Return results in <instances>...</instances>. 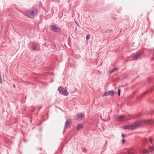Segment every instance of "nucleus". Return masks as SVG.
<instances>
[{"label":"nucleus","instance_id":"obj_14","mask_svg":"<svg viewBox=\"0 0 154 154\" xmlns=\"http://www.w3.org/2000/svg\"><path fill=\"white\" fill-rule=\"evenodd\" d=\"M122 137H123V138L122 140V143H124L125 141V140L124 138L125 135L123 133H122Z\"/></svg>","mask_w":154,"mask_h":154},{"label":"nucleus","instance_id":"obj_8","mask_svg":"<svg viewBox=\"0 0 154 154\" xmlns=\"http://www.w3.org/2000/svg\"><path fill=\"white\" fill-rule=\"evenodd\" d=\"M116 117L117 120L119 121H121L125 119V117L124 115H121L120 116H116Z\"/></svg>","mask_w":154,"mask_h":154},{"label":"nucleus","instance_id":"obj_13","mask_svg":"<svg viewBox=\"0 0 154 154\" xmlns=\"http://www.w3.org/2000/svg\"><path fill=\"white\" fill-rule=\"evenodd\" d=\"M83 127V125L82 124L79 125L77 127V129L78 130L79 129L82 128Z\"/></svg>","mask_w":154,"mask_h":154},{"label":"nucleus","instance_id":"obj_6","mask_svg":"<svg viewBox=\"0 0 154 154\" xmlns=\"http://www.w3.org/2000/svg\"><path fill=\"white\" fill-rule=\"evenodd\" d=\"M154 149V147L153 146H151L149 147L148 149H145L143 150V152L144 153H146L147 152H152V151Z\"/></svg>","mask_w":154,"mask_h":154},{"label":"nucleus","instance_id":"obj_2","mask_svg":"<svg viewBox=\"0 0 154 154\" xmlns=\"http://www.w3.org/2000/svg\"><path fill=\"white\" fill-rule=\"evenodd\" d=\"M24 14L30 18H32L37 14V11L36 10H34L32 11H29L26 12Z\"/></svg>","mask_w":154,"mask_h":154},{"label":"nucleus","instance_id":"obj_21","mask_svg":"<svg viewBox=\"0 0 154 154\" xmlns=\"http://www.w3.org/2000/svg\"><path fill=\"white\" fill-rule=\"evenodd\" d=\"M109 31H112V30H109Z\"/></svg>","mask_w":154,"mask_h":154},{"label":"nucleus","instance_id":"obj_17","mask_svg":"<svg viewBox=\"0 0 154 154\" xmlns=\"http://www.w3.org/2000/svg\"><path fill=\"white\" fill-rule=\"evenodd\" d=\"M120 89H119L118 90V94L119 96L120 95Z\"/></svg>","mask_w":154,"mask_h":154},{"label":"nucleus","instance_id":"obj_20","mask_svg":"<svg viewBox=\"0 0 154 154\" xmlns=\"http://www.w3.org/2000/svg\"><path fill=\"white\" fill-rule=\"evenodd\" d=\"M122 29H121L120 30V32H121L122 31Z\"/></svg>","mask_w":154,"mask_h":154},{"label":"nucleus","instance_id":"obj_18","mask_svg":"<svg viewBox=\"0 0 154 154\" xmlns=\"http://www.w3.org/2000/svg\"><path fill=\"white\" fill-rule=\"evenodd\" d=\"M127 154H134V153H133L132 152H129Z\"/></svg>","mask_w":154,"mask_h":154},{"label":"nucleus","instance_id":"obj_10","mask_svg":"<svg viewBox=\"0 0 154 154\" xmlns=\"http://www.w3.org/2000/svg\"><path fill=\"white\" fill-rule=\"evenodd\" d=\"M83 115L82 113H80L78 114L76 118V119L78 120H80L82 119Z\"/></svg>","mask_w":154,"mask_h":154},{"label":"nucleus","instance_id":"obj_12","mask_svg":"<svg viewBox=\"0 0 154 154\" xmlns=\"http://www.w3.org/2000/svg\"><path fill=\"white\" fill-rule=\"evenodd\" d=\"M31 48L33 50H35L36 49V47L35 44L31 42Z\"/></svg>","mask_w":154,"mask_h":154},{"label":"nucleus","instance_id":"obj_15","mask_svg":"<svg viewBox=\"0 0 154 154\" xmlns=\"http://www.w3.org/2000/svg\"><path fill=\"white\" fill-rule=\"evenodd\" d=\"M90 34H88L86 36V40H88L90 39Z\"/></svg>","mask_w":154,"mask_h":154},{"label":"nucleus","instance_id":"obj_11","mask_svg":"<svg viewBox=\"0 0 154 154\" xmlns=\"http://www.w3.org/2000/svg\"><path fill=\"white\" fill-rule=\"evenodd\" d=\"M118 69L116 67H115L112 69H111L110 71H109V72L110 74H111L114 72L116 71Z\"/></svg>","mask_w":154,"mask_h":154},{"label":"nucleus","instance_id":"obj_1","mask_svg":"<svg viewBox=\"0 0 154 154\" xmlns=\"http://www.w3.org/2000/svg\"><path fill=\"white\" fill-rule=\"evenodd\" d=\"M140 125V123L137 122L133 125H124L123 126V128L125 129H134L138 128Z\"/></svg>","mask_w":154,"mask_h":154},{"label":"nucleus","instance_id":"obj_22","mask_svg":"<svg viewBox=\"0 0 154 154\" xmlns=\"http://www.w3.org/2000/svg\"><path fill=\"white\" fill-rule=\"evenodd\" d=\"M75 23L77 24V23L76 21H75Z\"/></svg>","mask_w":154,"mask_h":154},{"label":"nucleus","instance_id":"obj_7","mask_svg":"<svg viewBox=\"0 0 154 154\" xmlns=\"http://www.w3.org/2000/svg\"><path fill=\"white\" fill-rule=\"evenodd\" d=\"M71 124V119H69L65 123V128H67Z\"/></svg>","mask_w":154,"mask_h":154},{"label":"nucleus","instance_id":"obj_9","mask_svg":"<svg viewBox=\"0 0 154 154\" xmlns=\"http://www.w3.org/2000/svg\"><path fill=\"white\" fill-rule=\"evenodd\" d=\"M141 54L139 52H137L133 56V58L134 59H137L141 55Z\"/></svg>","mask_w":154,"mask_h":154},{"label":"nucleus","instance_id":"obj_5","mask_svg":"<svg viewBox=\"0 0 154 154\" xmlns=\"http://www.w3.org/2000/svg\"><path fill=\"white\" fill-rule=\"evenodd\" d=\"M114 94V92L113 91H109L108 92H105L104 95L103 96H107L109 95H111L113 96Z\"/></svg>","mask_w":154,"mask_h":154},{"label":"nucleus","instance_id":"obj_19","mask_svg":"<svg viewBox=\"0 0 154 154\" xmlns=\"http://www.w3.org/2000/svg\"><path fill=\"white\" fill-rule=\"evenodd\" d=\"M150 142H151V143L152 142V140H151V139H150Z\"/></svg>","mask_w":154,"mask_h":154},{"label":"nucleus","instance_id":"obj_16","mask_svg":"<svg viewBox=\"0 0 154 154\" xmlns=\"http://www.w3.org/2000/svg\"><path fill=\"white\" fill-rule=\"evenodd\" d=\"M2 76L1 74V73L0 72V83H2Z\"/></svg>","mask_w":154,"mask_h":154},{"label":"nucleus","instance_id":"obj_4","mask_svg":"<svg viewBox=\"0 0 154 154\" xmlns=\"http://www.w3.org/2000/svg\"><path fill=\"white\" fill-rule=\"evenodd\" d=\"M50 28L51 30L54 32H58L60 31V29L59 28L53 25L51 26Z\"/></svg>","mask_w":154,"mask_h":154},{"label":"nucleus","instance_id":"obj_3","mask_svg":"<svg viewBox=\"0 0 154 154\" xmlns=\"http://www.w3.org/2000/svg\"><path fill=\"white\" fill-rule=\"evenodd\" d=\"M66 88H64L61 86H60L58 87V90L59 91L60 93L62 94V95L65 96H67L68 93L66 90Z\"/></svg>","mask_w":154,"mask_h":154}]
</instances>
